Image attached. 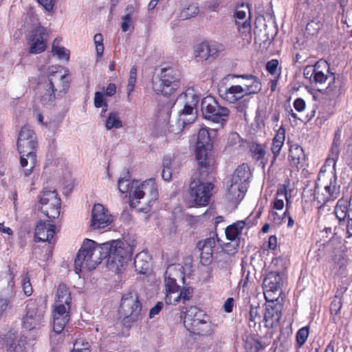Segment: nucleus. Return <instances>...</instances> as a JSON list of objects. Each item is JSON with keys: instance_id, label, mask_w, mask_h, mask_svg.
<instances>
[{"instance_id": "1", "label": "nucleus", "mask_w": 352, "mask_h": 352, "mask_svg": "<svg viewBox=\"0 0 352 352\" xmlns=\"http://www.w3.org/2000/svg\"><path fill=\"white\" fill-rule=\"evenodd\" d=\"M121 241H113L102 244H97L93 240L86 239L74 261L77 274L83 267L94 270L104 258H107V267L116 273H120L128 256V251Z\"/></svg>"}, {"instance_id": "2", "label": "nucleus", "mask_w": 352, "mask_h": 352, "mask_svg": "<svg viewBox=\"0 0 352 352\" xmlns=\"http://www.w3.org/2000/svg\"><path fill=\"white\" fill-rule=\"evenodd\" d=\"M303 75L311 84L316 86H322L328 81L324 93L331 99L338 98L342 94V85L340 80L336 78V74L330 72V65L324 60L320 59L314 65H307L304 69Z\"/></svg>"}, {"instance_id": "3", "label": "nucleus", "mask_w": 352, "mask_h": 352, "mask_svg": "<svg viewBox=\"0 0 352 352\" xmlns=\"http://www.w3.org/2000/svg\"><path fill=\"white\" fill-rule=\"evenodd\" d=\"M69 87L68 77L60 71H52L47 79L41 83L40 87L43 89L40 96L41 104L47 107L54 104L57 98L62 97Z\"/></svg>"}, {"instance_id": "4", "label": "nucleus", "mask_w": 352, "mask_h": 352, "mask_svg": "<svg viewBox=\"0 0 352 352\" xmlns=\"http://www.w3.org/2000/svg\"><path fill=\"white\" fill-rule=\"evenodd\" d=\"M118 315L126 327H130L142 318V305L136 292H130L122 296Z\"/></svg>"}, {"instance_id": "5", "label": "nucleus", "mask_w": 352, "mask_h": 352, "mask_svg": "<svg viewBox=\"0 0 352 352\" xmlns=\"http://www.w3.org/2000/svg\"><path fill=\"white\" fill-rule=\"evenodd\" d=\"M178 100H184V105L179 115V118L176 123L177 128L175 129L173 124H170L168 127L169 131L175 134L182 131L185 125L195 121V116L193 111L198 103L199 97L195 93L193 89L189 88L184 93L179 95Z\"/></svg>"}, {"instance_id": "6", "label": "nucleus", "mask_w": 352, "mask_h": 352, "mask_svg": "<svg viewBox=\"0 0 352 352\" xmlns=\"http://www.w3.org/2000/svg\"><path fill=\"white\" fill-rule=\"evenodd\" d=\"M201 111L204 118L220 124L222 128L226 123L230 115V110L219 105L212 96L204 98L201 102Z\"/></svg>"}, {"instance_id": "7", "label": "nucleus", "mask_w": 352, "mask_h": 352, "mask_svg": "<svg viewBox=\"0 0 352 352\" xmlns=\"http://www.w3.org/2000/svg\"><path fill=\"white\" fill-rule=\"evenodd\" d=\"M17 148L20 153V164L23 170L21 173L25 177L30 176L36 166L37 160L36 151L37 148L36 138L17 142Z\"/></svg>"}, {"instance_id": "8", "label": "nucleus", "mask_w": 352, "mask_h": 352, "mask_svg": "<svg viewBox=\"0 0 352 352\" xmlns=\"http://www.w3.org/2000/svg\"><path fill=\"white\" fill-rule=\"evenodd\" d=\"M179 75L171 67L161 69L158 80L153 81V89L157 94L170 96L180 86Z\"/></svg>"}, {"instance_id": "9", "label": "nucleus", "mask_w": 352, "mask_h": 352, "mask_svg": "<svg viewBox=\"0 0 352 352\" xmlns=\"http://www.w3.org/2000/svg\"><path fill=\"white\" fill-rule=\"evenodd\" d=\"M158 198V190L157 184L153 179H146L140 185L138 186L132 195H130V206L136 207V202L140 199H145L148 206H151Z\"/></svg>"}, {"instance_id": "10", "label": "nucleus", "mask_w": 352, "mask_h": 352, "mask_svg": "<svg viewBox=\"0 0 352 352\" xmlns=\"http://www.w3.org/2000/svg\"><path fill=\"white\" fill-rule=\"evenodd\" d=\"M45 305L41 302L30 300L26 305V314L23 318V327L28 331L39 329L43 322Z\"/></svg>"}, {"instance_id": "11", "label": "nucleus", "mask_w": 352, "mask_h": 352, "mask_svg": "<svg viewBox=\"0 0 352 352\" xmlns=\"http://www.w3.org/2000/svg\"><path fill=\"white\" fill-rule=\"evenodd\" d=\"M39 210L49 219H54L60 214V199L56 190H43L39 197Z\"/></svg>"}, {"instance_id": "12", "label": "nucleus", "mask_w": 352, "mask_h": 352, "mask_svg": "<svg viewBox=\"0 0 352 352\" xmlns=\"http://www.w3.org/2000/svg\"><path fill=\"white\" fill-rule=\"evenodd\" d=\"M214 186L212 183H204L197 177L192 178L189 193L195 204L199 206H205L209 204Z\"/></svg>"}, {"instance_id": "13", "label": "nucleus", "mask_w": 352, "mask_h": 352, "mask_svg": "<svg viewBox=\"0 0 352 352\" xmlns=\"http://www.w3.org/2000/svg\"><path fill=\"white\" fill-rule=\"evenodd\" d=\"M282 285V278L278 272H270L267 274L263 283L264 296L267 301L274 302V300L278 299L279 294L276 295V292L281 290Z\"/></svg>"}, {"instance_id": "14", "label": "nucleus", "mask_w": 352, "mask_h": 352, "mask_svg": "<svg viewBox=\"0 0 352 352\" xmlns=\"http://www.w3.org/2000/svg\"><path fill=\"white\" fill-rule=\"evenodd\" d=\"M193 295V288L192 287H182L179 285L176 288L168 289L166 291V302L168 305H176L180 302L185 303L190 300Z\"/></svg>"}, {"instance_id": "15", "label": "nucleus", "mask_w": 352, "mask_h": 352, "mask_svg": "<svg viewBox=\"0 0 352 352\" xmlns=\"http://www.w3.org/2000/svg\"><path fill=\"white\" fill-rule=\"evenodd\" d=\"M112 221L111 214L102 204H97L94 206L90 224L92 229L104 228L108 226Z\"/></svg>"}, {"instance_id": "16", "label": "nucleus", "mask_w": 352, "mask_h": 352, "mask_svg": "<svg viewBox=\"0 0 352 352\" xmlns=\"http://www.w3.org/2000/svg\"><path fill=\"white\" fill-rule=\"evenodd\" d=\"M184 267L180 264H172L167 267L165 272L166 291L179 286L177 280L184 284L185 274Z\"/></svg>"}, {"instance_id": "17", "label": "nucleus", "mask_w": 352, "mask_h": 352, "mask_svg": "<svg viewBox=\"0 0 352 352\" xmlns=\"http://www.w3.org/2000/svg\"><path fill=\"white\" fill-rule=\"evenodd\" d=\"M46 31L44 27L38 25L32 29L30 34V50L32 54H39L45 50L46 48Z\"/></svg>"}, {"instance_id": "18", "label": "nucleus", "mask_w": 352, "mask_h": 352, "mask_svg": "<svg viewBox=\"0 0 352 352\" xmlns=\"http://www.w3.org/2000/svg\"><path fill=\"white\" fill-rule=\"evenodd\" d=\"M223 50V46L221 44L202 42L196 46L195 56L202 60H207L209 58H215Z\"/></svg>"}, {"instance_id": "19", "label": "nucleus", "mask_w": 352, "mask_h": 352, "mask_svg": "<svg viewBox=\"0 0 352 352\" xmlns=\"http://www.w3.org/2000/svg\"><path fill=\"white\" fill-rule=\"evenodd\" d=\"M55 234V225L48 221H39L34 230V240L36 242L48 241L51 240Z\"/></svg>"}, {"instance_id": "20", "label": "nucleus", "mask_w": 352, "mask_h": 352, "mask_svg": "<svg viewBox=\"0 0 352 352\" xmlns=\"http://www.w3.org/2000/svg\"><path fill=\"white\" fill-rule=\"evenodd\" d=\"M16 333L12 330L0 335V349L8 352H24L23 346L16 344Z\"/></svg>"}, {"instance_id": "21", "label": "nucleus", "mask_w": 352, "mask_h": 352, "mask_svg": "<svg viewBox=\"0 0 352 352\" xmlns=\"http://www.w3.org/2000/svg\"><path fill=\"white\" fill-rule=\"evenodd\" d=\"M232 78H241L244 79L243 82V88L245 89V95L250 96L252 94H256L261 91L262 85L256 76L252 74L230 75Z\"/></svg>"}, {"instance_id": "22", "label": "nucleus", "mask_w": 352, "mask_h": 352, "mask_svg": "<svg viewBox=\"0 0 352 352\" xmlns=\"http://www.w3.org/2000/svg\"><path fill=\"white\" fill-rule=\"evenodd\" d=\"M333 201L338 199L340 193V185L338 184L336 174L327 173L326 179L319 180Z\"/></svg>"}, {"instance_id": "23", "label": "nucleus", "mask_w": 352, "mask_h": 352, "mask_svg": "<svg viewBox=\"0 0 352 352\" xmlns=\"http://www.w3.org/2000/svg\"><path fill=\"white\" fill-rule=\"evenodd\" d=\"M281 316L282 313L279 307L271 305H267L263 318L265 327L268 329L274 328L278 324Z\"/></svg>"}, {"instance_id": "24", "label": "nucleus", "mask_w": 352, "mask_h": 352, "mask_svg": "<svg viewBox=\"0 0 352 352\" xmlns=\"http://www.w3.org/2000/svg\"><path fill=\"white\" fill-rule=\"evenodd\" d=\"M6 284V287L0 292V317L9 307L14 296V283L7 279Z\"/></svg>"}, {"instance_id": "25", "label": "nucleus", "mask_w": 352, "mask_h": 352, "mask_svg": "<svg viewBox=\"0 0 352 352\" xmlns=\"http://www.w3.org/2000/svg\"><path fill=\"white\" fill-rule=\"evenodd\" d=\"M133 265L138 273L146 274L151 270V258L146 252H140L135 256Z\"/></svg>"}, {"instance_id": "26", "label": "nucleus", "mask_w": 352, "mask_h": 352, "mask_svg": "<svg viewBox=\"0 0 352 352\" xmlns=\"http://www.w3.org/2000/svg\"><path fill=\"white\" fill-rule=\"evenodd\" d=\"M247 189V186L232 182L230 179L226 182L227 195L228 199L234 202L241 201L244 197Z\"/></svg>"}, {"instance_id": "27", "label": "nucleus", "mask_w": 352, "mask_h": 352, "mask_svg": "<svg viewBox=\"0 0 352 352\" xmlns=\"http://www.w3.org/2000/svg\"><path fill=\"white\" fill-rule=\"evenodd\" d=\"M221 96L230 103H236L241 98L248 96L245 95V89H243L242 85H232L226 88L221 94Z\"/></svg>"}, {"instance_id": "28", "label": "nucleus", "mask_w": 352, "mask_h": 352, "mask_svg": "<svg viewBox=\"0 0 352 352\" xmlns=\"http://www.w3.org/2000/svg\"><path fill=\"white\" fill-rule=\"evenodd\" d=\"M250 175L251 173L249 166L243 163L238 166L229 179L231 180L232 182H236L238 184L248 187Z\"/></svg>"}, {"instance_id": "29", "label": "nucleus", "mask_w": 352, "mask_h": 352, "mask_svg": "<svg viewBox=\"0 0 352 352\" xmlns=\"http://www.w3.org/2000/svg\"><path fill=\"white\" fill-rule=\"evenodd\" d=\"M285 139V130L283 126H281L278 129L276 135L274 137L272 140L271 151L273 153V160L272 161V163H274V162L276 160L277 157L278 156L281 151V148L283 146Z\"/></svg>"}, {"instance_id": "30", "label": "nucleus", "mask_w": 352, "mask_h": 352, "mask_svg": "<svg viewBox=\"0 0 352 352\" xmlns=\"http://www.w3.org/2000/svg\"><path fill=\"white\" fill-rule=\"evenodd\" d=\"M247 12H250V9L248 6H245L244 5H241V6L235 12V20L236 23L239 25L240 31L241 28H243L245 32H248L250 30V25L248 21V19H247Z\"/></svg>"}, {"instance_id": "31", "label": "nucleus", "mask_w": 352, "mask_h": 352, "mask_svg": "<svg viewBox=\"0 0 352 352\" xmlns=\"http://www.w3.org/2000/svg\"><path fill=\"white\" fill-rule=\"evenodd\" d=\"M339 155L336 156L334 154H331V157H328L324 164L322 166L318 175V179L320 180L326 179L327 173H333L336 174V162L338 159Z\"/></svg>"}, {"instance_id": "32", "label": "nucleus", "mask_w": 352, "mask_h": 352, "mask_svg": "<svg viewBox=\"0 0 352 352\" xmlns=\"http://www.w3.org/2000/svg\"><path fill=\"white\" fill-rule=\"evenodd\" d=\"M71 300L72 298L69 288L64 284H60L57 288L56 300L54 305L70 306Z\"/></svg>"}, {"instance_id": "33", "label": "nucleus", "mask_w": 352, "mask_h": 352, "mask_svg": "<svg viewBox=\"0 0 352 352\" xmlns=\"http://www.w3.org/2000/svg\"><path fill=\"white\" fill-rule=\"evenodd\" d=\"M305 160L304 151L302 147L298 144H293L290 146L289 160L292 166L298 167V165Z\"/></svg>"}, {"instance_id": "34", "label": "nucleus", "mask_w": 352, "mask_h": 352, "mask_svg": "<svg viewBox=\"0 0 352 352\" xmlns=\"http://www.w3.org/2000/svg\"><path fill=\"white\" fill-rule=\"evenodd\" d=\"M349 204L348 201L343 198L338 199L335 208L334 214L339 222H344L346 218L349 216Z\"/></svg>"}, {"instance_id": "35", "label": "nucleus", "mask_w": 352, "mask_h": 352, "mask_svg": "<svg viewBox=\"0 0 352 352\" xmlns=\"http://www.w3.org/2000/svg\"><path fill=\"white\" fill-rule=\"evenodd\" d=\"M212 147L197 146L196 145L195 157L200 168H206L210 164L208 151Z\"/></svg>"}, {"instance_id": "36", "label": "nucleus", "mask_w": 352, "mask_h": 352, "mask_svg": "<svg viewBox=\"0 0 352 352\" xmlns=\"http://www.w3.org/2000/svg\"><path fill=\"white\" fill-rule=\"evenodd\" d=\"M245 226L243 221H239L229 226L226 229V236L228 240H235L241 233Z\"/></svg>"}, {"instance_id": "37", "label": "nucleus", "mask_w": 352, "mask_h": 352, "mask_svg": "<svg viewBox=\"0 0 352 352\" xmlns=\"http://www.w3.org/2000/svg\"><path fill=\"white\" fill-rule=\"evenodd\" d=\"M314 199L318 201L321 206L329 201H333L331 197L327 194V190H324L321 184H316L314 190Z\"/></svg>"}, {"instance_id": "38", "label": "nucleus", "mask_w": 352, "mask_h": 352, "mask_svg": "<svg viewBox=\"0 0 352 352\" xmlns=\"http://www.w3.org/2000/svg\"><path fill=\"white\" fill-rule=\"evenodd\" d=\"M279 197H283L286 201V210L289 208V199L287 198V192L285 189H278L276 192V196L272 203V207L273 210H280L284 208V201L283 198Z\"/></svg>"}, {"instance_id": "39", "label": "nucleus", "mask_w": 352, "mask_h": 352, "mask_svg": "<svg viewBox=\"0 0 352 352\" xmlns=\"http://www.w3.org/2000/svg\"><path fill=\"white\" fill-rule=\"evenodd\" d=\"M104 124L107 130L120 129L122 126V122L120 119L118 113L111 111L105 120Z\"/></svg>"}, {"instance_id": "40", "label": "nucleus", "mask_w": 352, "mask_h": 352, "mask_svg": "<svg viewBox=\"0 0 352 352\" xmlns=\"http://www.w3.org/2000/svg\"><path fill=\"white\" fill-rule=\"evenodd\" d=\"M201 317H206V316L199 308L191 306L184 313V324L189 325L190 320Z\"/></svg>"}, {"instance_id": "41", "label": "nucleus", "mask_w": 352, "mask_h": 352, "mask_svg": "<svg viewBox=\"0 0 352 352\" xmlns=\"http://www.w3.org/2000/svg\"><path fill=\"white\" fill-rule=\"evenodd\" d=\"M197 146L212 147L210 133L206 128L199 129L197 135Z\"/></svg>"}, {"instance_id": "42", "label": "nucleus", "mask_w": 352, "mask_h": 352, "mask_svg": "<svg viewBox=\"0 0 352 352\" xmlns=\"http://www.w3.org/2000/svg\"><path fill=\"white\" fill-rule=\"evenodd\" d=\"M199 6L197 3H191L186 5L180 12V18L182 20H186L196 16L199 12Z\"/></svg>"}, {"instance_id": "43", "label": "nucleus", "mask_w": 352, "mask_h": 352, "mask_svg": "<svg viewBox=\"0 0 352 352\" xmlns=\"http://www.w3.org/2000/svg\"><path fill=\"white\" fill-rule=\"evenodd\" d=\"M134 182H133V184H131V182L129 180V173L127 172L126 173V176L120 178L118 182V189L120 192L124 193L128 191H132V188L133 186ZM132 195L131 192L130 195Z\"/></svg>"}, {"instance_id": "44", "label": "nucleus", "mask_w": 352, "mask_h": 352, "mask_svg": "<svg viewBox=\"0 0 352 352\" xmlns=\"http://www.w3.org/2000/svg\"><path fill=\"white\" fill-rule=\"evenodd\" d=\"M259 307L250 306L249 311V326L255 327L257 323L261 322V314L259 313Z\"/></svg>"}, {"instance_id": "45", "label": "nucleus", "mask_w": 352, "mask_h": 352, "mask_svg": "<svg viewBox=\"0 0 352 352\" xmlns=\"http://www.w3.org/2000/svg\"><path fill=\"white\" fill-rule=\"evenodd\" d=\"M71 352H90V344L83 338H79L74 343Z\"/></svg>"}, {"instance_id": "46", "label": "nucleus", "mask_w": 352, "mask_h": 352, "mask_svg": "<svg viewBox=\"0 0 352 352\" xmlns=\"http://www.w3.org/2000/svg\"><path fill=\"white\" fill-rule=\"evenodd\" d=\"M69 305H54L53 309V317H58V318H67L69 320Z\"/></svg>"}, {"instance_id": "47", "label": "nucleus", "mask_w": 352, "mask_h": 352, "mask_svg": "<svg viewBox=\"0 0 352 352\" xmlns=\"http://www.w3.org/2000/svg\"><path fill=\"white\" fill-rule=\"evenodd\" d=\"M199 325L195 334L207 336L212 333V324L208 320L204 318Z\"/></svg>"}, {"instance_id": "48", "label": "nucleus", "mask_w": 352, "mask_h": 352, "mask_svg": "<svg viewBox=\"0 0 352 352\" xmlns=\"http://www.w3.org/2000/svg\"><path fill=\"white\" fill-rule=\"evenodd\" d=\"M245 348L247 352H260L264 347L260 341L251 338L245 342Z\"/></svg>"}, {"instance_id": "49", "label": "nucleus", "mask_w": 352, "mask_h": 352, "mask_svg": "<svg viewBox=\"0 0 352 352\" xmlns=\"http://www.w3.org/2000/svg\"><path fill=\"white\" fill-rule=\"evenodd\" d=\"M32 138H36L34 132L27 126H24L21 128L18 137L17 142H22L25 140H32Z\"/></svg>"}, {"instance_id": "50", "label": "nucleus", "mask_w": 352, "mask_h": 352, "mask_svg": "<svg viewBox=\"0 0 352 352\" xmlns=\"http://www.w3.org/2000/svg\"><path fill=\"white\" fill-rule=\"evenodd\" d=\"M69 319L67 318H58V317H53V330L54 331L58 334L60 333L64 329L66 324L69 322Z\"/></svg>"}, {"instance_id": "51", "label": "nucleus", "mask_w": 352, "mask_h": 352, "mask_svg": "<svg viewBox=\"0 0 352 352\" xmlns=\"http://www.w3.org/2000/svg\"><path fill=\"white\" fill-rule=\"evenodd\" d=\"M341 144V129H338L334 133V138L331 148V154L336 156L340 154V146Z\"/></svg>"}, {"instance_id": "52", "label": "nucleus", "mask_w": 352, "mask_h": 352, "mask_svg": "<svg viewBox=\"0 0 352 352\" xmlns=\"http://www.w3.org/2000/svg\"><path fill=\"white\" fill-rule=\"evenodd\" d=\"M309 336V327L307 326L303 327L300 329L296 336V339L297 342V344L298 347H302V345L307 341V339Z\"/></svg>"}, {"instance_id": "53", "label": "nucleus", "mask_w": 352, "mask_h": 352, "mask_svg": "<svg viewBox=\"0 0 352 352\" xmlns=\"http://www.w3.org/2000/svg\"><path fill=\"white\" fill-rule=\"evenodd\" d=\"M200 259L203 265H207L212 261V250L208 249V248L200 247Z\"/></svg>"}, {"instance_id": "54", "label": "nucleus", "mask_w": 352, "mask_h": 352, "mask_svg": "<svg viewBox=\"0 0 352 352\" xmlns=\"http://www.w3.org/2000/svg\"><path fill=\"white\" fill-rule=\"evenodd\" d=\"M250 98H251L249 96H244L236 102V104L235 107L236 111L243 113L245 116H246L247 109L249 107Z\"/></svg>"}, {"instance_id": "55", "label": "nucleus", "mask_w": 352, "mask_h": 352, "mask_svg": "<svg viewBox=\"0 0 352 352\" xmlns=\"http://www.w3.org/2000/svg\"><path fill=\"white\" fill-rule=\"evenodd\" d=\"M98 57H101L104 52L103 36L101 34H96L94 36Z\"/></svg>"}, {"instance_id": "56", "label": "nucleus", "mask_w": 352, "mask_h": 352, "mask_svg": "<svg viewBox=\"0 0 352 352\" xmlns=\"http://www.w3.org/2000/svg\"><path fill=\"white\" fill-rule=\"evenodd\" d=\"M252 151L256 160L263 161L266 152L261 144H256L252 146Z\"/></svg>"}, {"instance_id": "57", "label": "nucleus", "mask_w": 352, "mask_h": 352, "mask_svg": "<svg viewBox=\"0 0 352 352\" xmlns=\"http://www.w3.org/2000/svg\"><path fill=\"white\" fill-rule=\"evenodd\" d=\"M205 317L196 318L195 319L190 320L189 325L184 324L186 329L192 333H195L197 329L199 326L200 323L203 321Z\"/></svg>"}, {"instance_id": "58", "label": "nucleus", "mask_w": 352, "mask_h": 352, "mask_svg": "<svg viewBox=\"0 0 352 352\" xmlns=\"http://www.w3.org/2000/svg\"><path fill=\"white\" fill-rule=\"evenodd\" d=\"M321 25L315 21H309L306 26V32L310 35H314L317 34L320 29Z\"/></svg>"}, {"instance_id": "59", "label": "nucleus", "mask_w": 352, "mask_h": 352, "mask_svg": "<svg viewBox=\"0 0 352 352\" xmlns=\"http://www.w3.org/2000/svg\"><path fill=\"white\" fill-rule=\"evenodd\" d=\"M52 52L59 58L68 60L69 58V55L67 53L65 48L61 46L55 47L54 45H52Z\"/></svg>"}, {"instance_id": "60", "label": "nucleus", "mask_w": 352, "mask_h": 352, "mask_svg": "<svg viewBox=\"0 0 352 352\" xmlns=\"http://www.w3.org/2000/svg\"><path fill=\"white\" fill-rule=\"evenodd\" d=\"M22 288H23L24 294L27 296H29L32 294L33 289H32V287L30 283V278H29L28 274L24 275V276L23 277Z\"/></svg>"}, {"instance_id": "61", "label": "nucleus", "mask_w": 352, "mask_h": 352, "mask_svg": "<svg viewBox=\"0 0 352 352\" xmlns=\"http://www.w3.org/2000/svg\"><path fill=\"white\" fill-rule=\"evenodd\" d=\"M105 104H107L105 101V99L104 98V95L100 91H96L95 93V97H94V106L96 108H100L103 107V105H105Z\"/></svg>"}, {"instance_id": "62", "label": "nucleus", "mask_w": 352, "mask_h": 352, "mask_svg": "<svg viewBox=\"0 0 352 352\" xmlns=\"http://www.w3.org/2000/svg\"><path fill=\"white\" fill-rule=\"evenodd\" d=\"M278 65V60L277 59H272L267 63L266 69L272 75L276 74Z\"/></svg>"}, {"instance_id": "63", "label": "nucleus", "mask_w": 352, "mask_h": 352, "mask_svg": "<svg viewBox=\"0 0 352 352\" xmlns=\"http://www.w3.org/2000/svg\"><path fill=\"white\" fill-rule=\"evenodd\" d=\"M131 24V16L130 14H127L122 16V23L121 24L122 30L126 32L129 30V26Z\"/></svg>"}, {"instance_id": "64", "label": "nucleus", "mask_w": 352, "mask_h": 352, "mask_svg": "<svg viewBox=\"0 0 352 352\" xmlns=\"http://www.w3.org/2000/svg\"><path fill=\"white\" fill-rule=\"evenodd\" d=\"M272 217H273V221L276 224H280L284 218L287 215V210H285L283 214H279L276 211H272L271 213Z\"/></svg>"}]
</instances>
